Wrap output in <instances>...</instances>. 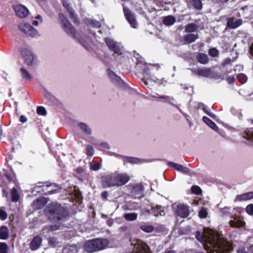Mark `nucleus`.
I'll use <instances>...</instances> for the list:
<instances>
[{
	"mask_svg": "<svg viewBox=\"0 0 253 253\" xmlns=\"http://www.w3.org/2000/svg\"><path fill=\"white\" fill-rule=\"evenodd\" d=\"M195 236L208 253H228L233 249L231 244L210 228H205L202 232L197 231Z\"/></svg>",
	"mask_w": 253,
	"mask_h": 253,
	"instance_id": "nucleus-1",
	"label": "nucleus"
},
{
	"mask_svg": "<svg viewBox=\"0 0 253 253\" xmlns=\"http://www.w3.org/2000/svg\"><path fill=\"white\" fill-rule=\"evenodd\" d=\"M59 17L63 25V28L64 31L72 38L77 39L86 49L89 50L90 48V45L92 42L90 38L85 36L78 35L76 36L75 29L67 18L62 13H60Z\"/></svg>",
	"mask_w": 253,
	"mask_h": 253,
	"instance_id": "nucleus-2",
	"label": "nucleus"
},
{
	"mask_svg": "<svg viewBox=\"0 0 253 253\" xmlns=\"http://www.w3.org/2000/svg\"><path fill=\"white\" fill-rule=\"evenodd\" d=\"M130 180L129 175L126 173L114 172L105 176L103 179L104 187H120L125 185Z\"/></svg>",
	"mask_w": 253,
	"mask_h": 253,
	"instance_id": "nucleus-3",
	"label": "nucleus"
},
{
	"mask_svg": "<svg viewBox=\"0 0 253 253\" xmlns=\"http://www.w3.org/2000/svg\"><path fill=\"white\" fill-rule=\"evenodd\" d=\"M109 245V241L107 239L96 238L87 241L84 245L86 252L92 253L101 251L107 248Z\"/></svg>",
	"mask_w": 253,
	"mask_h": 253,
	"instance_id": "nucleus-4",
	"label": "nucleus"
},
{
	"mask_svg": "<svg viewBox=\"0 0 253 253\" xmlns=\"http://www.w3.org/2000/svg\"><path fill=\"white\" fill-rule=\"evenodd\" d=\"M47 211L49 218L52 220H61L67 215V211L58 204L50 205L47 207Z\"/></svg>",
	"mask_w": 253,
	"mask_h": 253,
	"instance_id": "nucleus-5",
	"label": "nucleus"
},
{
	"mask_svg": "<svg viewBox=\"0 0 253 253\" xmlns=\"http://www.w3.org/2000/svg\"><path fill=\"white\" fill-rule=\"evenodd\" d=\"M19 30L23 32L26 35L35 38L38 36L37 30L28 23H22L18 26Z\"/></svg>",
	"mask_w": 253,
	"mask_h": 253,
	"instance_id": "nucleus-6",
	"label": "nucleus"
},
{
	"mask_svg": "<svg viewBox=\"0 0 253 253\" xmlns=\"http://www.w3.org/2000/svg\"><path fill=\"white\" fill-rule=\"evenodd\" d=\"M131 245L134 246V251L131 253H151L148 246L140 240H133Z\"/></svg>",
	"mask_w": 253,
	"mask_h": 253,
	"instance_id": "nucleus-7",
	"label": "nucleus"
},
{
	"mask_svg": "<svg viewBox=\"0 0 253 253\" xmlns=\"http://www.w3.org/2000/svg\"><path fill=\"white\" fill-rule=\"evenodd\" d=\"M194 73L200 76L206 78H214L217 79L219 78V76L216 73L213 72L209 68L198 69L194 71Z\"/></svg>",
	"mask_w": 253,
	"mask_h": 253,
	"instance_id": "nucleus-8",
	"label": "nucleus"
},
{
	"mask_svg": "<svg viewBox=\"0 0 253 253\" xmlns=\"http://www.w3.org/2000/svg\"><path fill=\"white\" fill-rule=\"evenodd\" d=\"M123 5H124V4ZM123 7L125 16L131 27L135 29L137 28L138 24L136 20L134 15L128 8L124 7V6H123Z\"/></svg>",
	"mask_w": 253,
	"mask_h": 253,
	"instance_id": "nucleus-9",
	"label": "nucleus"
},
{
	"mask_svg": "<svg viewBox=\"0 0 253 253\" xmlns=\"http://www.w3.org/2000/svg\"><path fill=\"white\" fill-rule=\"evenodd\" d=\"M143 66L145 68H142V70H143V80L145 84L148 85L150 83L157 84L158 79L154 75H151L149 74L147 70V65L145 64L143 65Z\"/></svg>",
	"mask_w": 253,
	"mask_h": 253,
	"instance_id": "nucleus-10",
	"label": "nucleus"
},
{
	"mask_svg": "<svg viewBox=\"0 0 253 253\" xmlns=\"http://www.w3.org/2000/svg\"><path fill=\"white\" fill-rule=\"evenodd\" d=\"M107 73L110 80L114 84L119 87L123 86L124 82L113 71L108 69L107 70Z\"/></svg>",
	"mask_w": 253,
	"mask_h": 253,
	"instance_id": "nucleus-11",
	"label": "nucleus"
},
{
	"mask_svg": "<svg viewBox=\"0 0 253 253\" xmlns=\"http://www.w3.org/2000/svg\"><path fill=\"white\" fill-rule=\"evenodd\" d=\"M13 7L16 15L19 18H24L28 15L29 10L25 6L21 4H17L13 5Z\"/></svg>",
	"mask_w": 253,
	"mask_h": 253,
	"instance_id": "nucleus-12",
	"label": "nucleus"
},
{
	"mask_svg": "<svg viewBox=\"0 0 253 253\" xmlns=\"http://www.w3.org/2000/svg\"><path fill=\"white\" fill-rule=\"evenodd\" d=\"M62 4L68 12L70 18L73 19L75 22H78L77 15L72 7L69 0H62Z\"/></svg>",
	"mask_w": 253,
	"mask_h": 253,
	"instance_id": "nucleus-13",
	"label": "nucleus"
},
{
	"mask_svg": "<svg viewBox=\"0 0 253 253\" xmlns=\"http://www.w3.org/2000/svg\"><path fill=\"white\" fill-rule=\"evenodd\" d=\"M175 213L177 216L182 218H185L189 214L188 208L184 205H178L175 208Z\"/></svg>",
	"mask_w": 253,
	"mask_h": 253,
	"instance_id": "nucleus-14",
	"label": "nucleus"
},
{
	"mask_svg": "<svg viewBox=\"0 0 253 253\" xmlns=\"http://www.w3.org/2000/svg\"><path fill=\"white\" fill-rule=\"evenodd\" d=\"M198 37L197 34L189 33L182 37L180 41L182 44H190L194 42Z\"/></svg>",
	"mask_w": 253,
	"mask_h": 253,
	"instance_id": "nucleus-15",
	"label": "nucleus"
},
{
	"mask_svg": "<svg viewBox=\"0 0 253 253\" xmlns=\"http://www.w3.org/2000/svg\"><path fill=\"white\" fill-rule=\"evenodd\" d=\"M242 24V20L241 19H237L235 17L229 18L227 19V27L230 29H236Z\"/></svg>",
	"mask_w": 253,
	"mask_h": 253,
	"instance_id": "nucleus-16",
	"label": "nucleus"
},
{
	"mask_svg": "<svg viewBox=\"0 0 253 253\" xmlns=\"http://www.w3.org/2000/svg\"><path fill=\"white\" fill-rule=\"evenodd\" d=\"M168 164L170 167L174 168L178 171H181L184 173L188 174L190 171V169L187 167L177 163L169 162Z\"/></svg>",
	"mask_w": 253,
	"mask_h": 253,
	"instance_id": "nucleus-17",
	"label": "nucleus"
},
{
	"mask_svg": "<svg viewBox=\"0 0 253 253\" xmlns=\"http://www.w3.org/2000/svg\"><path fill=\"white\" fill-rule=\"evenodd\" d=\"M46 203V199L45 197H40L33 202L32 206L34 209L38 210L43 207Z\"/></svg>",
	"mask_w": 253,
	"mask_h": 253,
	"instance_id": "nucleus-18",
	"label": "nucleus"
},
{
	"mask_svg": "<svg viewBox=\"0 0 253 253\" xmlns=\"http://www.w3.org/2000/svg\"><path fill=\"white\" fill-rule=\"evenodd\" d=\"M187 7L189 8H195L197 10L202 9V3L201 0H186Z\"/></svg>",
	"mask_w": 253,
	"mask_h": 253,
	"instance_id": "nucleus-19",
	"label": "nucleus"
},
{
	"mask_svg": "<svg viewBox=\"0 0 253 253\" xmlns=\"http://www.w3.org/2000/svg\"><path fill=\"white\" fill-rule=\"evenodd\" d=\"M123 160L124 162V163H128L131 164H137L139 163H142L145 162V160L143 159L128 156H123Z\"/></svg>",
	"mask_w": 253,
	"mask_h": 253,
	"instance_id": "nucleus-20",
	"label": "nucleus"
},
{
	"mask_svg": "<svg viewBox=\"0 0 253 253\" xmlns=\"http://www.w3.org/2000/svg\"><path fill=\"white\" fill-rule=\"evenodd\" d=\"M42 239L41 237L37 236L35 237L30 244V248L32 250H35L38 249L42 244Z\"/></svg>",
	"mask_w": 253,
	"mask_h": 253,
	"instance_id": "nucleus-21",
	"label": "nucleus"
},
{
	"mask_svg": "<svg viewBox=\"0 0 253 253\" xmlns=\"http://www.w3.org/2000/svg\"><path fill=\"white\" fill-rule=\"evenodd\" d=\"M253 199V191L244 193L242 195H237L235 201H246Z\"/></svg>",
	"mask_w": 253,
	"mask_h": 253,
	"instance_id": "nucleus-22",
	"label": "nucleus"
},
{
	"mask_svg": "<svg viewBox=\"0 0 253 253\" xmlns=\"http://www.w3.org/2000/svg\"><path fill=\"white\" fill-rule=\"evenodd\" d=\"M25 61L26 64L28 66L34 65L35 61L34 55L27 51L25 52Z\"/></svg>",
	"mask_w": 253,
	"mask_h": 253,
	"instance_id": "nucleus-23",
	"label": "nucleus"
},
{
	"mask_svg": "<svg viewBox=\"0 0 253 253\" xmlns=\"http://www.w3.org/2000/svg\"><path fill=\"white\" fill-rule=\"evenodd\" d=\"M159 101L168 102L173 105H174V102L175 101L174 98L173 97L166 95H159Z\"/></svg>",
	"mask_w": 253,
	"mask_h": 253,
	"instance_id": "nucleus-24",
	"label": "nucleus"
},
{
	"mask_svg": "<svg viewBox=\"0 0 253 253\" xmlns=\"http://www.w3.org/2000/svg\"><path fill=\"white\" fill-rule=\"evenodd\" d=\"M78 126L85 134L89 135L91 134V128L86 124L84 123H79Z\"/></svg>",
	"mask_w": 253,
	"mask_h": 253,
	"instance_id": "nucleus-25",
	"label": "nucleus"
},
{
	"mask_svg": "<svg viewBox=\"0 0 253 253\" xmlns=\"http://www.w3.org/2000/svg\"><path fill=\"white\" fill-rule=\"evenodd\" d=\"M229 223L230 226L233 227H243L245 224L244 221L237 217H235L234 219L231 220Z\"/></svg>",
	"mask_w": 253,
	"mask_h": 253,
	"instance_id": "nucleus-26",
	"label": "nucleus"
},
{
	"mask_svg": "<svg viewBox=\"0 0 253 253\" xmlns=\"http://www.w3.org/2000/svg\"><path fill=\"white\" fill-rule=\"evenodd\" d=\"M203 121L209 127H210L211 128H212L214 131H217L218 130V127L216 126V125L214 122H213L212 121H211L210 119H209L208 117H207L206 116L203 117Z\"/></svg>",
	"mask_w": 253,
	"mask_h": 253,
	"instance_id": "nucleus-27",
	"label": "nucleus"
},
{
	"mask_svg": "<svg viewBox=\"0 0 253 253\" xmlns=\"http://www.w3.org/2000/svg\"><path fill=\"white\" fill-rule=\"evenodd\" d=\"M46 188L43 190H46L47 188H49L47 192L48 194H52L57 192L58 190L61 189V187L55 184H52L50 185H46Z\"/></svg>",
	"mask_w": 253,
	"mask_h": 253,
	"instance_id": "nucleus-28",
	"label": "nucleus"
},
{
	"mask_svg": "<svg viewBox=\"0 0 253 253\" xmlns=\"http://www.w3.org/2000/svg\"><path fill=\"white\" fill-rule=\"evenodd\" d=\"M199 28V26L195 23H190L185 27V32L192 33L196 32Z\"/></svg>",
	"mask_w": 253,
	"mask_h": 253,
	"instance_id": "nucleus-29",
	"label": "nucleus"
},
{
	"mask_svg": "<svg viewBox=\"0 0 253 253\" xmlns=\"http://www.w3.org/2000/svg\"><path fill=\"white\" fill-rule=\"evenodd\" d=\"M9 235L8 229L7 227L2 226L0 228V239L5 240L8 238Z\"/></svg>",
	"mask_w": 253,
	"mask_h": 253,
	"instance_id": "nucleus-30",
	"label": "nucleus"
},
{
	"mask_svg": "<svg viewBox=\"0 0 253 253\" xmlns=\"http://www.w3.org/2000/svg\"><path fill=\"white\" fill-rule=\"evenodd\" d=\"M144 188L142 185L139 184L135 185L132 191V193L134 196H138V197H140L142 192L143 191Z\"/></svg>",
	"mask_w": 253,
	"mask_h": 253,
	"instance_id": "nucleus-31",
	"label": "nucleus"
},
{
	"mask_svg": "<svg viewBox=\"0 0 253 253\" xmlns=\"http://www.w3.org/2000/svg\"><path fill=\"white\" fill-rule=\"evenodd\" d=\"M176 19L173 16L169 15L164 18L163 23L167 26H171L175 22Z\"/></svg>",
	"mask_w": 253,
	"mask_h": 253,
	"instance_id": "nucleus-32",
	"label": "nucleus"
},
{
	"mask_svg": "<svg viewBox=\"0 0 253 253\" xmlns=\"http://www.w3.org/2000/svg\"><path fill=\"white\" fill-rule=\"evenodd\" d=\"M197 59L200 63L203 64H206L209 62L208 56L204 53H199L197 56Z\"/></svg>",
	"mask_w": 253,
	"mask_h": 253,
	"instance_id": "nucleus-33",
	"label": "nucleus"
},
{
	"mask_svg": "<svg viewBox=\"0 0 253 253\" xmlns=\"http://www.w3.org/2000/svg\"><path fill=\"white\" fill-rule=\"evenodd\" d=\"M138 216V214L135 212L125 213L124 215V218L128 221H133L135 220Z\"/></svg>",
	"mask_w": 253,
	"mask_h": 253,
	"instance_id": "nucleus-34",
	"label": "nucleus"
},
{
	"mask_svg": "<svg viewBox=\"0 0 253 253\" xmlns=\"http://www.w3.org/2000/svg\"><path fill=\"white\" fill-rule=\"evenodd\" d=\"M112 46L115 47L114 49H111V50L114 52L113 55L115 54H118V55L122 54V52L121 49L122 46L120 43L115 42L114 44H112Z\"/></svg>",
	"mask_w": 253,
	"mask_h": 253,
	"instance_id": "nucleus-35",
	"label": "nucleus"
},
{
	"mask_svg": "<svg viewBox=\"0 0 253 253\" xmlns=\"http://www.w3.org/2000/svg\"><path fill=\"white\" fill-rule=\"evenodd\" d=\"M21 76L24 79L30 80L32 79L31 75L29 74L28 71L24 68H21L20 69Z\"/></svg>",
	"mask_w": 253,
	"mask_h": 253,
	"instance_id": "nucleus-36",
	"label": "nucleus"
},
{
	"mask_svg": "<svg viewBox=\"0 0 253 253\" xmlns=\"http://www.w3.org/2000/svg\"><path fill=\"white\" fill-rule=\"evenodd\" d=\"M85 22L87 24L90 25L95 28H99L101 26L99 22L95 21L91 19H86Z\"/></svg>",
	"mask_w": 253,
	"mask_h": 253,
	"instance_id": "nucleus-37",
	"label": "nucleus"
},
{
	"mask_svg": "<svg viewBox=\"0 0 253 253\" xmlns=\"http://www.w3.org/2000/svg\"><path fill=\"white\" fill-rule=\"evenodd\" d=\"M11 195L12 201L13 202H17L19 200V196L18 192L15 188H13L11 191Z\"/></svg>",
	"mask_w": 253,
	"mask_h": 253,
	"instance_id": "nucleus-38",
	"label": "nucleus"
},
{
	"mask_svg": "<svg viewBox=\"0 0 253 253\" xmlns=\"http://www.w3.org/2000/svg\"><path fill=\"white\" fill-rule=\"evenodd\" d=\"M140 229L146 233H151L154 230V227L152 225L144 224L140 226Z\"/></svg>",
	"mask_w": 253,
	"mask_h": 253,
	"instance_id": "nucleus-39",
	"label": "nucleus"
},
{
	"mask_svg": "<svg viewBox=\"0 0 253 253\" xmlns=\"http://www.w3.org/2000/svg\"><path fill=\"white\" fill-rule=\"evenodd\" d=\"M62 253H77V249L76 247H69L63 249Z\"/></svg>",
	"mask_w": 253,
	"mask_h": 253,
	"instance_id": "nucleus-40",
	"label": "nucleus"
},
{
	"mask_svg": "<svg viewBox=\"0 0 253 253\" xmlns=\"http://www.w3.org/2000/svg\"><path fill=\"white\" fill-rule=\"evenodd\" d=\"M60 228L59 225L50 226L47 228H45L42 230V234H44L46 232L47 233L49 231H54L57 229H59Z\"/></svg>",
	"mask_w": 253,
	"mask_h": 253,
	"instance_id": "nucleus-41",
	"label": "nucleus"
},
{
	"mask_svg": "<svg viewBox=\"0 0 253 253\" xmlns=\"http://www.w3.org/2000/svg\"><path fill=\"white\" fill-rule=\"evenodd\" d=\"M243 137L247 139H253V131L246 130L243 133Z\"/></svg>",
	"mask_w": 253,
	"mask_h": 253,
	"instance_id": "nucleus-42",
	"label": "nucleus"
},
{
	"mask_svg": "<svg viewBox=\"0 0 253 253\" xmlns=\"http://www.w3.org/2000/svg\"><path fill=\"white\" fill-rule=\"evenodd\" d=\"M48 243L52 247H57L59 244L57 239L55 237L50 238L48 240Z\"/></svg>",
	"mask_w": 253,
	"mask_h": 253,
	"instance_id": "nucleus-43",
	"label": "nucleus"
},
{
	"mask_svg": "<svg viewBox=\"0 0 253 253\" xmlns=\"http://www.w3.org/2000/svg\"><path fill=\"white\" fill-rule=\"evenodd\" d=\"M114 40L110 38H107L105 39V42L108 48L111 49H114V47L112 46V44H114Z\"/></svg>",
	"mask_w": 253,
	"mask_h": 253,
	"instance_id": "nucleus-44",
	"label": "nucleus"
},
{
	"mask_svg": "<svg viewBox=\"0 0 253 253\" xmlns=\"http://www.w3.org/2000/svg\"><path fill=\"white\" fill-rule=\"evenodd\" d=\"M8 246L4 243H0V253H7Z\"/></svg>",
	"mask_w": 253,
	"mask_h": 253,
	"instance_id": "nucleus-45",
	"label": "nucleus"
},
{
	"mask_svg": "<svg viewBox=\"0 0 253 253\" xmlns=\"http://www.w3.org/2000/svg\"><path fill=\"white\" fill-rule=\"evenodd\" d=\"M237 78L238 80L240 82H241L242 84L245 83L247 81V77H246V76L245 75L243 74H239L237 76Z\"/></svg>",
	"mask_w": 253,
	"mask_h": 253,
	"instance_id": "nucleus-46",
	"label": "nucleus"
},
{
	"mask_svg": "<svg viewBox=\"0 0 253 253\" xmlns=\"http://www.w3.org/2000/svg\"><path fill=\"white\" fill-rule=\"evenodd\" d=\"M94 153V150L93 147L90 145H88L86 146V154L90 156L93 155Z\"/></svg>",
	"mask_w": 253,
	"mask_h": 253,
	"instance_id": "nucleus-47",
	"label": "nucleus"
},
{
	"mask_svg": "<svg viewBox=\"0 0 253 253\" xmlns=\"http://www.w3.org/2000/svg\"><path fill=\"white\" fill-rule=\"evenodd\" d=\"M191 191L192 193L199 195L202 192L201 188L198 186H193L191 188Z\"/></svg>",
	"mask_w": 253,
	"mask_h": 253,
	"instance_id": "nucleus-48",
	"label": "nucleus"
},
{
	"mask_svg": "<svg viewBox=\"0 0 253 253\" xmlns=\"http://www.w3.org/2000/svg\"><path fill=\"white\" fill-rule=\"evenodd\" d=\"M43 94L44 96L47 99L53 101L54 99V97L52 95V94L47 91L46 90H44L43 92Z\"/></svg>",
	"mask_w": 253,
	"mask_h": 253,
	"instance_id": "nucleus-49",
	"label": "nucleus"
},
{
	"mask_svg": "<svg viewBox=\"0 0 253 253\" xmlns=\"http://www.w3.org/2000/svg\"><path fill=\"white\" fill-rule=\"evenodd\" d=\"M209 54L212 57H216L218 54V51L216 49L213 48L209 50Z\"/></svg>",
	"mask_w": 253,
	"mask_h": 253,
	"instance_id": "nucleus-50",
	"label": "nucleus"
},
{
	"mask_svg": "<svg viewBox=\"0 0 253 253\" xmlns=\"http://www.w3.org/2000/svg\"><path fill=\"white\" fill-rule=\"evenodd\" d=\"M90 169L94 171H97L100 169L101 165L99 163L90 164Z\"/></svg>",
	"mask_w": 253,
	"mask_h": 253,
	"instance_id": "nucleus-51",
	"label": "nucleus"
},
{
	"mask_svg": "<svg viewBox=\"0 0 253 253\" xmlns=\"http://www.w3.org/2000/svg\"><path fill=\"white\" fill-rule=\"evenodd\" d=\"M37 112L39 115H44L46 114V110L45 108L42 106L38 107Z\"/></svg>",
	"mask_w": 253,
	"mask_h": 253,
	"instance_id": "nucleus-52",
	"label": "nucleus"
},
{
	"mask_svg": "<svg viewBox=\"0 0 253 253\" xmlns=\"http://www.w3.org/2000/svg\"><path fill=\"white\" fill-rule=\"evenodd\" d=\"M208 214L207 211L204 209H202L199 212V216L201 218H205L207 217V215Z\"/></svg>",
	"mask_w": 253,
	"mask_h": 253,
	"instance_id": "nucleus-53",
	"label": "nucleus"
},
{
	"mask_svg": "<svg viewBox=\"0 0 253 253\" xmlns=\"http://www.w3.org/2000/svg\"><path fill=\"white\" fill-rule=\"evenodd\" d=\"M246 211L248 214L253 215V204L249 205L246 208Z\"/></svg>",
	"mask_w": 253,
	"mask_h": 253,
	"instance_id": "nucleus-54",
	"label": "nucleus"
},
{
	"mask_svg": "<svg viewBox=\"0 0 253 253\" xmlns=\"http://www.w3.org/2000/svg\"><path fill=\"white\" fill-rule=\"evenodd\" d=\"M161 207L156 206V207L154 209V213L155 215L158 216V215H162V213H161Z\"/></svg>",
	"mask_w": 253,
	"mask_h": 253,
	"instance_id": "nucleus-55",
	"label": "nucleus"
},
{
	"mask_svg": "<svg viewBox=\"0 0 253 253\" xmlns=\"http://www.w3.org/2000/svg\"><path fill=\"white\" fill-rule=\"evenodd\" d=\"M99 146L101 148L100 149L102 150H108L110 149L109 145L106 142L101 143Z\"/></svg>",
	"mask_w": 253,
	"mask_h": 253,
	"instance_id": "nucleus-56",
	"label": "nucleus"
},
{
	"mask_svg": "<svg viewBox=\"0 0 253 253\" xmlns=\"http://www.w3.org/2000/svg\"><path fill=\"white\" fill-rule=\"evenodd\" d=\"M35 20H34L33 22V24L34 25V26H38V24H39V22L38 21V20H39L40 22H42V18L41 17V15H37L36 17H35Z\"/></svg>",
	"mask_w": 253,
	"mask_h": 253,
	"instance_id": "nucleus-57",
	"label": "nucleus"
},
{
	"mask_svg": "<svg viewBox=\"0 0 253 253\" xmlns=\"http://www.w3.org/2000/svg\"><path fill=\"white\" fill-rule=\"evenodd\" d=\"M7 213L4 211H3V210H0V218L3 220H5L7 218Z\"/></svg>",
	"mask_w": 253,
	"mask_h": 253,
	"instance_id": "nucleus-58",
	"label": "nucleus"
},
{
	"mask_svg": "<svg viewBox=\"0 0 253 253\" xmlns=\"http://www.w3.org/2000/svg\"><path fill=\"white\" fill-rule=\"evenodd\" d=\"M159 94H157L156 95H154L153 94H149V97L150 99L152 100H156L159 101Z\"/></svg>",
	"mask_w": 253,
	"mask_h": 253,
	"instance_id": "nucleus-59",
	"label": "nucleus"
},
{
	"mask_svg": "<svg viewBox=\"0 0 253 253\" xmlns=\"http://www.w3.org/2000/svg\"><path fill=\"white\" fill-rule=\"evenodd\" d=\"M221 212L223 214L226 215L230 213V209L227 207H225L221 210Z\"/></svg>",
	"mask_w": 253,
	"mask_h": 253,
	"instance_id": "nucleus-60",
	"label": "nucleus"
},
{
	"mask_svg": "<svg viewBox=\"0 0 253 253\" xmlns=\"http://www.w3.org/2000/svg\"><path fill=\"white\" fill-rule=\"evenodd\" d=\"M42 183L41 182H39L37 185L34 188V190L35 191H37V188L38 187H42L43 188V189H45L46 188V187L45 186H44V185H42Z\"/></svg>",
	"mask_w": 253,
	"mask_h": 253,
	"instance_id": "nucleus-61",
	"label": "nucleus"
},
{
	"mask_svg": "<svg viewBox=\"0 0 253 253\" xmlns=\"http://www.w3.org/2000/svg\"><path fill=\"white\" fill-rule=\"evenodd\" d=\"M27 118L24 116V115H22L20 116V121L22 123H25L26 122H27Z\"/></svg>",
	"mask_w": 253,
	"mask_h": 253,
	"instance_id": "nucleus-62",
	"label": "nucleus"
},
{
	"mask_svg": "<svg viewBox=\"0 0 253 253\" xmlns=\"http://www.w3.org/2000/svg\"><path fill=\"white\" fill-rule=\"evenodd\" d=\"M107 224L109 226H111L113 223H114V221H113V220L112 219H108L107 220Z\"/></svg>",
	"mask_w": 253,
	"mask_h": 253,
	"instance_id": "nucleus-63",
	"label": "nucleus"
},
{
	"mask_svg": "<svg viewBox=\"0 0 253 253\" xmlns=\"http://www.w3.org/2000/svg\"><path fill=\"white\" fill-rule=\"evenodd\" d=\"M102 198L104 199H106L108 196V193L107 192L104 191L101 194Z\"/></svg>",
	"mask_w": 253,
	"mask_h": 253,
	"instance_id": "nucleus-64",
	"label": "nucleus"
}]
</instances>
